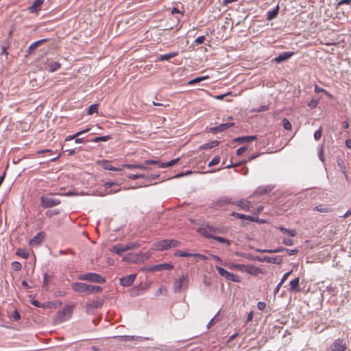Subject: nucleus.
I'll list each match as a JSON object with an SVG mask.
<instances>
[{
  "instance_id": "obj_20",
  "label": "nucleus",
  "mask_w": 351,
  "mask_h": 351,
  "mask_svg": "<svg viewBox=\"0 0 351 351\" xmlns=\"http://www.w3.org/2000/svg\"><path fill=\"white\" fill-rule=\"evenodd\" d=\"M233 204L240 207L244 210H249L251 205L250 202L245 199L238 200L237 202H233Z\"/></svg>"
},
{
  "instance_id": "obj_33",
  "label": "nucleus",
  "mask_w": 351,
  "mask_h": 351,
  "mask_svg": "<svg viewBox=\"0 0 351 351\" xmlns=\"http://www.w3.org/2000/svg\"><path fill=\"white\" fill-rule=\"evenodd\" d=\"M89 130H90L89 128H87L86 130L79 131L73 135L67 136L65 138V141H71L73 139H75L76 137H78L79 136L82 135V134L89 131Z\"/></svg>"
},
{
  "instance_id": "obj_30",
  "label": "nucleus",
  "mask_w": 351,
  "mask_h": 351,
  "mask_svg": "<svg viewBox=\"0 0 351 351\" xmlns=\"http://www.w3.org/2000/svg\"><path fill=\"white\" fill-rule=\"evenodd\" d=\"M48 40V39L47 38H43V39H41V40H37L34 43H33L29 47V53H32L37 47H38L39 45H40L41 44L47 42Z\"/></svg>"
},
{
  "instance_id": "obj_47",
  "label": "nucleus",
  "mask_w": 351,
  "mask_h": 351,
  "mask_svg": "<svg viewBox=\"0 0 351 351\" xmlns=\"http://www.w3.org/2000/svg\"><path fill=\"white\" fill-rule=\"evenodd\" d=\"M315 210L319 213H328L330 208L322 205H318L315 207Z\"/></svg>"
},
{
  "instance_id": "obj_13",
  "label": "nucleus",
  "mask_w": 351,
  "mask_h": 351,
  "mask_svg": "<svg viewBox=\"0 0 351 351\" xmlns=\"http://www.w3.org/2000/svg\"><path fill=\"white\" fill-rule=\"evenodd\" d=\"M136 277V274H132L127 276L122 277L119 279L120 285L123 287H129L134 282Z\"/></svg>"
},
{
  "instance_id": "obj_48",
  "label": "nucleus",
  "mask_w": 351,
  "mask_h": 351,
  "mask_svg": "<svg viewBox=\"0 0 351 351\" xmlns=\"http://www.w3.org/2000/svg\"><path fill=\"white\" fill-rule=\"evenodd\" d=\"M60 213L59 210L54 209V210H49L45 212V215L48 217H51L53 215H58Z\"/></svg>"
},
{
  "instance_id": "obj_21",
  "label": "nucleus",
  "mask_w": 351,
  "mask_h": 351,
  "mask_svg": "<svg viewBox=\"0 0 351 351\" xmlns=\"http://www.w3.org/2000/svg\"><path fill=\"white\" fill-rule=\"evenodd\" d=\"M110 251L118 255H122L123 252H126L125 250L124 245L121 243L113 245L110 249Z\"/></svg>"
},
{
  "instance_id": "obj_1",
  "label": "nucleus",
  "mask_w": 351,
  "mask_h": 351,
  "mask_svg": "<svg viewBox=\"0 0 351 351\" xmlns=\"http://www.w3.org/2000/svg\"><path fill=\"white\" fill-rule=\"evenodd\" d=\"M235 254L237 256H240L244 257L245 258H247L250 261L266 262L267 263H273V264L280 265L282 262V258L280 256H265L263 257H260V256H252L248 255L247 254L241 253V252H236Z\"/></svg>"
},
{
  "instance_id": "obj_12",
  "label": "nucleus",
  "mask_w": 351,
  "mask_h": 351,
  "mask_svg": "<svg viewBox=\"0 0 351 351\" xmlns=\"http://www.w3.org/2000/svg\"><path fill=\"white\" fill-rule=\"evenodd\" d=\"M233 125H234L233 122L221 123L218 126L210 128V132H212L213 134H217V133L221 132L230 128V127H232Z\"/></svg>"
},
{
  "instance_id": "obj_11",
  "label": "nucleus",
  "mask_w": 351,
  "mask_h": 351,
  "mask_svg": "<svg viewBox=\"0 0 351 351\" xmlns=\"http://www.w3.org/2000/svg\"><path fill=\"white\" fill-rule=\"evenodd\" d=\"M73 290L80 293H87L88 285L83 282H75L71 284Z\"/></svg>"
},
{
  "instance_id": "obj_8",
  "label": "nucleus",
  "mask_w": 351,
  "mask_h": 351,
  "mask_svg": "<svg viewBox=\"0 0 351 351\" xmlns=\"http://www.w3.org/2000/svg\"><path fill=\"white\" fill-rule=\"evenodd\" d=\"M173 268V265L170 263H162L156 265H152L147 267L145 270L149 272L159 271L162 270H171Z\"/></svg>"
},
{
  "instance_id": "obj_64",
  "label": "nucleus",
  "mask_w": 351,
  "mask_h": 351,
  "mask_svg": "<svg viewBox=\"0 0 351 351\" xmlns=\"http://www.w3.org/2000/svg\"><path fill=\"white\" fill-rule=\"evenodd\" d=\"M291 272H292V271H288V272L285 273V274L283 275V276H282V279H281V280H280V282H281V283H283L285 280H287V278H288V277L290 276V274H291Z\"/></svg>"
},
{
  "instance_id": "obj_41",
  "label": "nucleus",
  "mask_w": 351,
  "mask_h": 351,
  "mask_svg": "<svg viewBox=\"0 0 351 351\" xmlns=\"http://www.w3.org/2000/svg\"><path fill=\"white\" fill-rule=\"evenodd\" d=\"M125 251L130 250L132 249H136L139 247V244L136 242H130L125 245H124Z\"/></svg>"
},
{
  "instance_id": "obj_42",
  "label": "nucleus",
  "mask_w": 351,
  "mask_h": 351,
  "mask_svg": "<svg viewBox=\"0 0 351 351\" xmlns=\"http://www.w3.org/2000/svg\"><path fill=\"white\" fill-rule=\"evenodd\" d=\"M110 138V136H95L93 138L92 142L98 143L99 141H108Z\"/></svg>"
},
{
  "instance_id": "obj_46",
  "label": "nucleus",
  "mask_w": 351,
  "mask_h": 351,
  "mask_svg": "<svg viewBox=\"0 0 351 351\" xmlns=\"http://www.w3.org/2000/svg\"><path fill=\"white\" fill-rule=\"evenodd\" d=\"M16 255L27 259L29 257V254L22 249H19L16 251Z\"/></svg>"
},
{
  "instance_id": "obj_5",
  "label": "nucleus",
  "mask_w": 351,
  "mask_h": 351,
  "mask_svg": "<svg viewBox=\"0 0 351 351\" xmlns=\"http://www.w3.org/2000/svg\"><path fill=\"white\" fill-rule=\"evenodd\" d=\"M197 232L204 237L211 239L214 236V234L223 233V230L216 226L206 225L204 228H199Z\"/></svg>"
},
{
  "instance_id": "obj_52",
  "label": "nucleus",
  "mask_w": 351,
  "mask_h": 351,
  "mask_svg": "<svg viewBox=\"0 0 351 351\" xmlns=\"http://www.w3.org/2000/svg\"><path fill=\"white\" fill-rule=\"evenodd\" d=\"M145 175L141 174V173H140V174H129V175H128V178L131 179V180H136L138 178H145Z\"/></svg>"
},
{
  "instance_id": "obj_39",
  "label": "nucleus",
  "mask_w": 351,
  "mask_h": 351,
  "mask_svg": "<svg viewBox=\"0 0 351 351\" xmlns=\"http://www.w3.org/2000/svg\"><path fill=\"white\" fill-rule=\"evenodd\" d=\"M208 78V76H201V77H197L191 80H190L189 82H188V84L189 85H193L195 84H197V83H199L202 81H204V80H206Z\"/></svg>"
},
{
  "instance_id": "obj_43",
  "label": "nucleus",
  "mask_w": 351,
  "mask_h": 351,
  "mask_svg": "<svg viewBox=\"0 0 351 351\" xmlns=\"http://www.w3.org/2000/svg\"><path fill=\"white\" fill-rule=\"evenodd\" d=\"M103 167L106 170H110V171H120L121 170L120 168H117V167H114L111 166L110 165V163L108 162H107V161L104 162Z\"/></svg>"
},
{
  "instance_id": "obj_50",
  "label": "nucleus",
  "mask_w": 351,
  "mask_h": 351,
  "mask_svg": "<svg viewBox=\"0 0 351 351\" xmlns=\"http://www.w3.org/2000/svg\"><path fill=\"white\" fill-rule=\"evenodd\" d=\"M220 161V156H215L213 158V159L209 162L208 163V166L209 167H211V166H213V165H217Z\"/></svg>"
},
{
  "instance_id": "obj_36",
  "label": "nucleus",
  "mask_w": 351,
  "mask_h": 351,
  "mask_svg": "<svg viewBox=\"0 0 351 351\" xmlns=\"http://www.w3.org/2000/svg\"><path fill=\"white\" fill-rule=\"evenodd\" d=\"M49 71L50 72H54L60 67V64L58 62H51L48 64Z\"/></svg>"
},
{
  "instance_id": "obj_23",
  "label": "nucleus",
  "mask_w": 351,
  "mask_h": 351,
  "mask_svg": "<svg viewBox=\"0 0 351 351\" xmlns=\"http://www.w3.org/2000/svg\"><path fill=\"white\" fill-rule=\"evenodd\" d=\"M299 282H300V278L297 277L293 279L290 281L289 285L290 288L289 290L291 292H298L300 291L299 289Z\"/></svg>"
},
{
  "instance_id": "obj_35",
  "label": "nucleus",
  "mask_w": 351,
  "mask_h": 351,
  "mask_svg": "<svg viewBox=\"0 0 351 351\" xmlns=\"http://www.w3.org/2000/svg\"><path fill=\"white\" fill-rule=\"evenodd\" d=\"M101 290H102V289L99 286L88 285L87 293L88 294L93 293H95V292H99V291H100Z\"/></svg>"
},
{
  "instance_id": "obj_61",
  "label": "nucleus",
  "mask_w": 351,
  "mask_h": 351,
  "mask_svg": "<svg viewBox=\"0 0 351 351\" xmlns=\"http://www.w3.org/2000/svg\"><path fill=\"white\" fill-rule=\"evenodd\" d=\"M167 291L166 289L163 287H160L159 289H157V291L155 293V296L158 297L162 293V291Z\"/></svg>"
},
{
  "instance_id": "obj_18",
  "label": "nucleus",
  "mask_w": 351,
  "mask_h": 351,
  "mask_svg": "<svg viewBox=\"0 0 351 351\" xmlns=\"http://www.w3.org/2000/svg\"><path fill=\"white\" fill-rule=\"evenodd\" d=\"M44 0H34L31 6L28 8L30 13H36L40 10L41 5L43 4Z\"/></svg>"
},
{
  "instance_id": "obj_58",
  "label": "nucleus",
  "mask_w": 351,
  "mask_h": 351,
  "mask_svg": "<svg viewBox=\"0 0 351 351\" xmlns=\"http://www.w3.org/2000/svg\"><path fill=\"white\" fill-rule=\"evenodd\" d=\"M160 163H161L159 160H147L145 161V165H158L160 166Z\"/></svg>"
},
{
  "instance_id": "obj_3",
  "label": "nucleus",
  "mask_w": 351,
  "mask_h": 351,
  "mask_svg": "<svg viewBox=\"0 0 351 351\" xmlns=\"http://www.w3.org/2000/svg\"><path fill=\"white\" fill-rule=\"evenodd\" d=\"M189 287V276L186 274L182 275L179 278L176 279L173 286V292L179 293L186 291Z\"/></svg>"
},
{
  "instance_id": "obj_29",
  "label": "nucleus",
  "mask_w": 351,
  "mask_h": 351,
  "mask_svg": "<svg viewBox=\"0 0 351 351\" xmlns=\"http://www.w3.org/2000/svg\"><path fill=\"white\" fill-rule=\"evenodd\" d=\"M123 167L128 169H147L148 167L145 165H138V164H125L123 165Z\"/></svg>"
},
{
  "instance_id": "obj_14",
  "label": "nucleus",
  "mask_w": 351,
  "mask_h": 351,
  "mask_svg": "<svg viewBox=\"0 0 351 351\" xmlns=\"http://www.w3.org/2000/svg\"><path fill=\"white\" fill-rule=\"evenodd\" d=\"M294 54L293 51H284L280 53L278 56L274 58V62L276 63H280L282 62L286 61L292 57Z\"/></svg>"
},
{
  "instance_id": "obj_55",
  "label": "nucleus",
  "mask_w": 351,
  "mask_h": 351,
  "mask_svg": "<svg viewBox=\"0 0 351 351\" xmlns=\"http://www.w3.org/2000/svg\"><path fill=\"white\" fill-rule=\"evenodd\" d=\"M322 129L319 128V130H317V131L315 132L314 133V138L316 141H319L321 137H322Z\"/></svg>"
},
{
  "instance_id": "obj_17",
  "label": "nucleus",
  "mask_w": 351,
  "mask_h": 351,
  "mask_svg": "<svg viewBox=\"0 0 351 351\" xmlns=\"http://www.w3.org/2000/svg\"><path fill=\"white\" fill-rule=\"evenodd\" d=\"M256 139H257V136H256V135L243 136L235 138L234 139V141L237 142L240 144H242V143H250V142H252Z\"/></svg>"
},
{
  "instance_id": "obj_10",
  "label": "nucleus",
  "mask_w": 351,
  "mask_h": 351,
  "mask_svg": "<svg viewBox=\"0 0 351 351\" xmlns=\"http://www.w3.org/2000/svg\"><path fill=\"white\" fill-rule=\"evenodd\" d=\"M347 348L346 342L343 339H337L330 346L332 351H345Z\"/></svg>"
},
{
  "instance_id": "obj_4",
  "label": "nucleus",
  "mask_w": 351,
  "mask_h": 351,
  "mask_svg": "<svg viewBox=\"0 0 351 351\" xmlns=\"http://www.w3.org/2000/svg\"><path fill=\"white\" fill-rule=\"evenodd\" d=\"M78 279L80 280L89 281L98 284H104L106 282L104 277L100 274L93 272H88L86 274H80L78 276Z\"/></svg>"
},
{
  "instance_id": "obj_19",
  "label": "nucleus",
  "mask_w": 351,
  "mask_h": 351,
  "mask_svg": "<svg viewBox=\"0 0 351 351\" xmlns=\"http://www.w3.org/2000/svg\"><path fill=\"white\" fill-rule=\"evenodd\" d=\"M155 249L157 250L164 251L169 249L168 239H164L157 241L154 244Z\"/></svg>"
},
{
  "instance_id": "obj_57",
  "label": "nucleus",
  "mask_w": 351,
  "mask_h": 351,
  "mask_svg": "<svg viewBox=\"0 0 351 351\" xmlns=\"http://www.w3.org/2000/svg\"><path fill=\"white\" fill-rule=\"evenodd\" d=\"M206 39V37L204 36H198L194 41V43L196 44V45H200L202 43H204V41Z\"/></svg>"
},
{
  "instance_id": "obj_60",
  "label": "nucleus",
  "mask_w": 351,
  "mask_h": 351,
  "mask_svg": "<svg viewBox=\"0 0 351 351\" xmlns=\"http://www.w3.org/2000/svg\"><path fill=\"white\" fill-rule=\"evenodd\" d=\"M20 318H21V315H20L19 311L17 310H15L12 315V319L14 321H17V320L20 319Z\"/></svg>"
},
{
  "instance_id": "obj_45",
  "label": "nucleus",
  "mask_w": 351,
  "mask_h": 351,
  "mask_svg": "<svg viewBox=\"0 0 351 351\" xmlns=\"http://www.w3.org/2000/svg\"><path fill=\"white\" fill-rule=\"evenodd\" d=\"M97 106H98V105L95 104L90 105L88 108V112H87L88 114H93L95 112H97V110H98Z\"/></svg>"
},
{
  "instance_id": "obj_16",
  "label": "nucleus",
  "mask_w": 351,
  "mask_h": 351,
  "mask_svg": "<svg viewBox=\"0 0 351 351\" xmlns=\"http://www.w3.org/2000/svg\"><path fill=\"white\" fill-rule=\"evenodd\" d=\"M243 272L256 276L258 274L261 272V269L259 267L252 265H244Z\"/></svg>"
},
{
  "instance_id": "obj_27",
  "label": "nucleus",
  "mask_w": 351,
  "mask_h": 351,
  "mask_svg": "<svg viewBox=\"0 0 351 351\" xmlns=\"http://www.w3.org/2000/svg\"><path fill=\"white\" fill-rule=\"evenodd\" d=\"M278 229L280 230V232L283 234H287L290 237H295L297 235V231L294 229H287L283 226H279Z\"/></svg>"
},
{
  "instance_id": "obj_53",
  "label": "nucleus",
  "mask_w": 351,
  "mask_h": 351,
  "mask_svg": "<svg viewBox=\"0 0 351 351\" xmlns=\"http://www.w3.org/2000/svg\"><path fill=\"white\" fill-rule=\"evenodd\" d=\"M12 267L15 271H19L21 269V264L18 261H14L12 263Z\"/></svg>"
},
{
  "instance_id": "obj_56",
  "label": "nucleus",
  "mask_w": 351,
  "mask_h": 351,
  "mask_svg": "<svg viewBox=\"0 0 351 351\" xmlns=\"http://www.w3.org/2000/svg\"><path fill=\"white\" fill-rule=\"evenodd\" d=\"M314 89L316 93H324L326 95H329L328 93L325 89L318 86L317 85H315Z\"/></svg>"
},
{
  "instance_id": "obj_59",
  "label": "nucleus",
  "mask_w": 351,
  "mask_h": 351,
  "mask_svg": "<svg viewBox=\"0 0 351 351\" xmlns=\"http://www.w3.org/2000/svg\"><path fill=\"white\" fill-rule=\"evenodd\" d=\"M192 256L197 257L202 261H206L208 259V257L202 254H193Z\"/></svg>"
},
{
  "instance_id": "obj_9",
  "label": "nucleus",
  "mask_w": 351,
  "mask_h": 351,
  "mask_svg": "<svg viewBox=\"0 0 351 351\" xmlns=\"http://www.w3.org/2000/svg\"><path fill=\"white\" fill-rule=\"evenodd\" d=\"M229 204H233L230 197L227 196L220 197L217 200L212 203V206L217 208H221Z\"/></svg>"
},
{
  "instance_id": "obj_25",
  "label": "nucleus",
  "mask_w": 351,
  "mask_h": 351,
  "mask_svg": "<svg viewBox=\"0 0 351 351\" xmlns=\"http://www.w3.org/2000/svg\"><path fill=\"white\" fill-rule=\"evenodd\" d=\"M219 142L218 141H213L207 143H204L199 146V149H208L218 146Z\"/></svg>"
},
{
  "instance_id": "obj_62",
  "label": "nucleus",
  "mask_w": 351,
  "mask_h": 351,
  "mask_svg": "<svg viewBox=\"0 0 351 351\" xmlns=\"http://www.w3.org/2000/svg\"><path fill=\"white\" fill-rule=\"evenodd\" d=\"M246 147H241L237 150V154L238 156H241L246 151Z\"/></svg>"
},
{
  "instance_id": "obj_63",
  "label": "nucleus",
  "mask_w": 351,
  "mask_h": 351,
  "mask_svg": "<svg viewBox=\"0 0 351 351\" xmlns=\"http://www.w3.org/2000/svg\"><path fill=\"white\" fill-rule=\"evenodd\" d=\"M31 304H32V305H34V306H36V307H38V308H40V307H43V305L40 302H38V300H32L31 301Z\"/></svg>"
},
{
  "instance_id": "obj_22",
  "label": "nucleus",
  "mask_w": 351,
  "mask_h": 351,
  "mask_svg": "<svg viewBox=\"0 0 351 351\" xmlns=\"http://www.w3.org/2000/svg\"><path fill=\"white\" fill-rule=\"evenodd\" d=\"M120 341H139L143 339L142 337L134 336V335H120L116 337Z\"/></svg>"
},
{
  "instance_id": "obj_44",
  "label": "nucleus",
  "mask_w": 351,
  "mask_h": 351,
  "mask_svg": "<svg viewBox=\"0 0 351 351\" xmlns=\"http://www.w3.org/2000/svg\"><path fill=\"white\" fill-rule=\"evenodd\" d=\"M282 125L285 130H291L292 125L291 123L289 122V121L287 118H284L282 120Z\"/></svg>"
},
{
  "instance_id": "obj_34",
  "label": "nucleus",
  "mask_w": 351,
  "mask_h": 351,
  "mask_svg": "<svg viewBox=\"0 0 351 351\" xmlns=\"http://www.w3.org/2000/svg\"><path fill=\"white\" fill-rule=\"evenodd\" d=\"M180 160V158H175V159H173L171 160H170L169 162H162V163H160V168H166V167H171V166H173L175 165L178 161Z\"/></svg>"
},
{
  "instance_id": "obj_40",
  "label": "nucleus",
  "mask_w": 351,
  "mask_h": 351,
  "mask_svg": "<svg viewBox=\"0 0 351 351\" xmlns=\"http://www.w3.org/2000/svg\"><path fill=\"white\" fill-rule=\"evenodd\" d=\"M174 255L179 257H191L193 256V253H189L187 252L177 250Z\"/></svg>"
},
{
  "instance_id": "obj_49",
  "label": "nucleus",
  "mask_w": 351,
  "mask_h": 351,
  "mask_svg": "<svg viewBox=\"0 0 351 351\" xmlns=\"http://www.w3.org/2000/svg\"><path fill=\"white\" fill-rule=\"evenodd\" d=\"M180 243L177 240H174V239L168 240L169 249L171 247H177V246H180Z\"/></svg>"
},
{
  "instance_id": "obj_31",
  "label": "nucleus",
  "mask_w": 351,
  "mask_h": 351,
  "mask_svg": "<svg viewBox=\"0 0 351 351\" xmlns=\"http://www.w3.org/2000/svg\"><path fill=\"white\" fill-rule=\"evenodd\" d=\"M212 239L218 241L219 243L226 244L227 246H230L231 244V241L226 238L219 237V236H213Z\"/></svg>"
},
{
  "instance_id": "obj_28",
  "label": "nucleus",
  "mask_w": 351,
  "mask_h": 351,
  "mask_svg": "<svg viewBox=\"0 0 351 351\" xmlns=\"http://www.w3.org/2000/svg\"><path fill=\"white\" fill-rule=\"evenodd\" d=\"M223 265L225 266L228 267L230 269H236V270L243 272L244 265H243V264L224 263Z\"/></svg>"
},
{
  "instance_id": "obj_7",
  "label": "nucleus",
  "mask_w": 351,
  "mask_h": 351,
  "mask_svg": "<svg viewBox=\"0 0 351 351\" xmlns=\"http://www.w3.org/2000/svg\"><path fill=\"white\" fill-rule=\"evenodd\" d=\"M40 205L45 208L58 206L61 203V201L59 199L45 195H42L40 197Z\"/></svg>"
},
{
  "instance_id": "obj_51",
  "label": "nucleus",
  "mask_w": 351,
  "mask_h": 351,
  "mask_svg": "<svg viewBox=\"0 0 351 351\" xmlns=\"http://www.w3.org/2000/svg\"><path fill=\"white\" fill-rule=\"evenodd\" d=\"M119 186V184L117 183V182H106L105 183H104L103 184V186L105 188V189H110L111 188L112 186Z\"/></svg>"
},
{
  "instance_id": "obj_24",
  "label": "nucleus",
  "mask_w": 351,
  "mask_h": 351,
  "mask_svg": "<svg viewBox=\"0 0 351 351\" xmlns=\"http://www.w3.org/2000/svg\"><path fill=\"white\" fill-rule=\"evenodd\" d=\"M279 12V6L277 5L275 8H274L272 10H269L267 12V19L268 21H271L278 16Z\"/></svg>"
},
{
  "instance_id": "obj_32",
  "label": "nucleus",
  "mask_w": 351,
  "mask_h": 351,
  "mask_svg": "<svg viewBox=\"0 0 351 351\" xmlns=\"http://www.w3.org/2000/svg\"><path fill=\"white\" fill-rule=\"evenodd\" d=\"M337 163L342 173L346 174V172H347V168L342 158H338L337 159Z\"/></svg>"
},
{
  "instance_id": "obj_26",
  "label": "nucleus",
  "mask_w": 351,
  "mask_h": 351,
  "mask_svg": "<svg viewBox=\"0 0 351 351\" xmlns=\"http://www.w3.org/2000/svg\"><path fill=\"white\" fill-rule=\"evenodd\" d=\"M178 54V52H177V51L171 52V53H165V54L160 55L158 57V59L160 61L169 60V59L177 56Z\"/></svg>"
},
{
  "instance_id": "obj_15",
  "label": "nucleus",
  "mask_w": 351,
  "mask_h": 351,
  "mask_svg": "<svg viewBox=\"0 0 351 351\" xmlns=\"http://www.w3.org/2000/svg\"><path fill=\"white\" fill-rule=\"evenodd\" d=\"M45 238V233L40 232L29 240V244L31 246H37L42 243Z\"/></svg>"
},
{
  "instance_id": "obj_37",
  "label": "nucleus",
  "mask_w": 351,
  "mask_h": 351,
  "mask_svg": "<svg viewBox=\"0 0 351 351\" xmlns=\"http://www.w3.org/2000/svg\"><path fill=\"white\" fill-rule=\"evenodd\" d=\"M271 190L272 189L269 186L266 187H259L256 189V193L262 195L270 192Z\"/></svg>"
},
{
  "instance_id": "obj_6",
  "label": "nucleus",
  "mask_w": 351,
  "mask_h": 351,
  "mask_svg": "<svg viewBox=\"0 0 351 351\" xmlns=\"http://www.w3.org/2000/svg\"><path fill=\"white\" fill-rule=\"evenodd\" d=\"M215 268L219 274L221 276L225 278L226 280L234 282H240L241 281V278L239 275L229 272L223 267L218 265H216Z\"/></svg>"
},
{
  "instance_id": "obj_54",
  "label": "nucleus",
  "mask_w": 351,
  "mask_h": 351,
  "mask_svg": "<svg viewBox=\"0 0 351 351\" xmlns=\"http://www.w3.org/2000/svg\"><path fill=\"white\" fill-rule=\"evenodd\" d=\"M282 243L287 246H291L293 245V241L291 239L284 238L282 240Z\"/></svg>"
},
{
  "instance_id": "obj_38",
  "label": "nucleus",
  "mask_w": 351,
  "mask_h": 351,
  "mask_svg": "<svg viewBox=\"0 0 351 351\" xmlns=\"http://www.w3.org/2000/svg\"><path fill=\"white\" fill-rule=\"evenodd\" d=\"M232 215L233 217H235L236 218H238V219H248V220H250V221H253L254 220L253 217L250 216V215H245L238 213H235V212H233L232 213Z\"/></svg>"
},
{
  "instance_id": "obj_2",
  "label": "nucleus",
  "mask_w": 351,
  "mask_h": 351,
  "mask_svg": "<svg viewBox=\"0 0 351 351\" xmlns=\"http://www.w3.org/2000/svg\"><path fill=\"white\" fill-rule=\"evenodd\" d=\"M73 306H72V305L64 306L62 310L59 311L57 313V314L54 318V322L56 324H60V323H62V322L68 320L71 317V315L73 313Z\"/></svg>"
}]
</instances>
